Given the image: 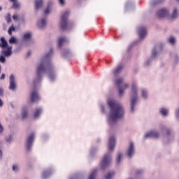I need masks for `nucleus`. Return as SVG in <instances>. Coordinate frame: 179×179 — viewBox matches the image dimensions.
Segmentation results:
<instances>
[{
	"label": "nucleus",
	"mask_w": 179,
	"mask_h": 179,
	"mask_svg": "<svg viewBox=\"0 0 179 179\" xmlns=\"http://www.w3.org/2000/svg\"><path fill=\"white\" fill-rule=\"evenodd\" d=\"M68 42V39H66V37H60L58 39V47L61 48L63 44L66 43Z\"/></svg>",
	"instance_id": "nucleus-24"
},
{
	"label": "nucleus",
	"mask_w": 179,
	"mask_h": 179,
	"mask_svg": "<svg viewBox=\"0 0 179 179\" xmlns=\"http://www.w3.org/2000/svg\"><path fill=\"white\" fill-rule=\"evenodd\" d=\"M30 55H31V51H28L26 57L28 58Z\"/></svg>",
	"instance_id": "nucleus-52"
},
{
	"label": "nucleus",
	"mask_w": 179,
	"mask_h": 179,
	"mask_svg": "<svg viewBox=\"0 0 179 179\" xmlns=\"http://www.w3.org/2000/svg\"><path fill=\"white\" fill-rule=\"evenodd\" d=\"M161 136V133L157 130H150L146 133L145 138H153L155 139L159 138Z\"/></svg>",
	"instance_id": "nucleus-14"
},
{
	"label": "nucleus",
	"mask_w": 179,
	"mask_h": 179,
	"mask_svg": "<svg viewBox=\"0 0 179 179\" xmlns=\"http://www.w3.org/2000/svg\"><path fill=\"white\" fill-rule=\"evenodd\" d=\"M33 43L32 34L30 32H27L23 35V45H28Z\"/></svg>",
	"instance_id": "nucleus-12"
},
{
	"label": "nucleus",
	"mask_w": 179,
	"mask_h": 179,
	"mask_svg": "<svg viewBox=\"0 0 179 179\" xmlns=\"http://www.w3.org/2000/svg\"><path fill=\"white\" fill-rule=\"evenodd\" d=\"M98 170L96 169H93V171L91 172V174H90V176L88 179H96V176H97Z\"/></svg>",
	"instance_id": "nucleus-25"
},
{
	"label": "nucleus",
	"mask_w": 179,
	"mask_h": 179,
	"mask_svg": "<svg viewBox=\"0 0 179 179\" xmlns=\"http://www.w3.org/2000/svg\"><path fill=\"white\" fill-rule=\"evenodd\" d=\"M4 78H5V74H1V80H4Z\"/></svg>",
	"instance_id": "nucleus-55"
},
{
	"label": "nucleus",
	"mask_w": 179,
	"mask_h": 179,
	"mask_svg": "<svg viewBox=\"0 0 179 179\" xmlns=\"http://www.w3.org/2000/svg\"><path fill=\"white\" fill-rule=\"evenodd\" d=\"M96 152H97V148H92L91 150H90L89 157H93L94 156Z\"/></svg>",
	"instance_id": "nucleus-32"
},
{
	"label": "nucleus",
	"mask_w": 179,
	"mask_h": 179,
	"mask_svg": "<svg viewBox=\"0 0 179 179\" xmlns=\"http://www.w3.org/2000/svg\"><path fill=\"white\" fill-rule=\"evenodd\" d=\"M122 159H123V153L122 152H118L117 155V157H116L117 164H120L121 161L122 160Z\"/></svg>",
	"instance_id": "nucleus-28"
},
{
	"label": "nucleus",
	"mask_w": 179,
	"mask_h": 179,
	"mask_svg": "<svg viewBox=\"0 0 179 179\" xmlns=\"http://www.w3.org/2000/svg\"><path fill=\"white\" fill-rule=\"evenodd\" d=\"M137 34L139 36L140 40L144 39L148 35V31L145 27H139L137 28Z\"/></svg>",
	"instance_id": "nucleus-13"
},
{
	"label": "nucleus",
	"mask_w": 179,
	"mask_h": 179,
	"mask_svg": "<svg viewBox=\"0 0 179 179\" xmlns=\"http://www.w3.org/2000/svg\"><path fill=\"white\" fill-rule=\"evenodd\" d=\"M179 17V10L178 8H173L171 13L170 14V11H169L168 14V20H176Z\"/></svg>",
	"instance_id": "nucleus-11"
},
{
	"label": "nucleus",
	"mask_w": 179,
	"mask_h": 179,
	"mask_svg": "<svg viewBox=\"0 0 179 179\" xmlns=\"http://www.w3.org/2000/svg\"><path fill=\"white\" fill-rule=\"evenodd\" d=\"M99 106L103 113H106L107 108H108V106L110 107V114L108 115L107 122L110 127L115 125L119 120L124 117L123 105L114 99H108L107 104L104 102H100Z\"/></svg>",
	"instance_id": "nucleus-2"
},
{
	"label": "nucleus",
	"mask_w": 179,
	"mask_h": 179,
	"mask_svg": "<svg viewBox=\"0 0 179 179\" xmlns=\"http://www.w3.org/2000/svg\"><path fill=\"white\" fill-rule=\"evenodd\" d=\"M0 73H1V66H0Z\"/></svg>",
	"instance_id": "nucleus-62"
},
{
	"label": "nucleus",
	"mask_w": 179,
	"mask_h": 179,
	"mask_svg": "<svg viewBox=\"0 0 179 179\" xmlns=\"http://www.w3.org/2000/svg\"><path fill=\"white\" fill-rule=\"evenodd\" d=\"M36 141V131L34 130L28 132L26 136L25 150L27 153L31 152L34 143Z\"/></svg>",
	"instance_id": "nucleus-4"
},
{
	"label": "nucleus",
	"mask_w": 179,
	"mask_h": 179,
	"mask_svg": "<svg viewBox=\"0 0 179 179\" xmlns=\"http://www.w3.org/2000/svg\"><path fill=\"white\" fill-rule=\"evenodd\" d=\"M69 179H76V176H75L74 177H70Z\"/></svg>",
	"instance_id": "nucleus-57"
},
{
	"label": "nucleus",
	"mask_w": 179,
	"mask_h": 179,
	"mask_svg": "<svg viewBox=\"0 0 179 179\" xmlns=\"http://www.w3.org/2000/svg\"><path fill=\"white\" fill-rule=\"evenodd\" d=\"M13 20L14 21H17L19 20V16L17 15H13Z\"/></svg>",
	"instance_id": "nucleus-44"
},
{
	"label": "nucleus",
	"mask_w": 179,
	"mask_h": 179,
	"mask_svg": "<svg viewBox=\"0 0 179 179\" xmlns=\"http://www.w3.org/2000/svg\"><path fill=\"white\" fill-rule=\"evenodd\" d=\"M159 129L164 137L167 138H171V139H173V136H172L171 134V130L170 128L167 127L165 125H160Z\"/></svg>",
	"instance_id": "nucleus-9"
},
{
	"label": "nucleus",
	"mask_w": 179,
	"mask_h": 179,
	"mask_svg": "<svg viewBox=\"0 0 179 179\" xmlns=\"http://www.w3.org/2000/svg\"><path fill=\"white\" fill-rule=\"evenodd\" d=\"M173 59H175V62H178V57L177 55H173Z\"/></svg>",
	"instance_id": "nucleus-51"
},
{
	"label": "nucleus",
	"mask_w": 179,
	"mask_h": 179,
	"mask_svg": "<svg viewBox=\"0 0 179 179\" xmlns=\"http://www.w3.org/2000/svg\"><path fill=\"white\" fill-rule=\"evenodd\" d=\"M176 2L179 3V0H176Z\"/></svg>",
	"instance_id": "nucleus-60"
},
{
	"label": "nucleus",
	"mask_w": 179,
	"mask_h": 179,
	"mask_svg": "<svg viewBox=\"0 0 179 179\" xmlns=\"http://www.w3.org/2000/svg\"><path fill=\"white\" fill-rule=\"evenodd\" d=\"M47 27V17L40 18L37 21V27L38 29L43 30Z\"/></svg>",
	"instance_id": "nucleus-16"
},
{
	"label": "nucleus",
	"mask_w": 179,
	"mask_h": 179,
	"mask_svg": "<svg viewBox=\"0 0 179 179\" xmlns=\"http://www.w3.org/2000/svg\"><path fill=\"white\" fill-rule=\"evenodd\" d=\"M136 154V147L135 143L134 142H129L127 149L125 151V156L128 159H131L135 156Z\"/></svg>",
	"instance_id": "nucleus-7"
},
{
	"label": "nucleus",
	"mask_w": 179,
	"mask_h": 179,
	"mask_svg": "<svg viewBox=\"0 0 179 179\" xmlns=\"http://www.w3.org/2000/svg\"><path fill=\"white\" fill-rule=\"evenodd\" d=\"M52 10V1H49L48 6L44 10L45 15H50Z\"/></svg>",
	"instance_id": "nucleus-23"
},
{
	"label": "nucleus",
	"mask_w": 179,
	"mask_h": 179,
	"mask_svg": "<svg viewBox=\"0 0 179 179\" xmlns=\"http://www.w3.org/2000/svg\"><path fill=\"white\" fill-rule=\"evenodd\" d=\"M162 116L166 117L169 114V110L165 108H162L160 110Z\"/></svg>",
	"instance_id": "nucleus-30"
},
{
	"label": "nucleus",
	"mask_w": 179,
	"mask_h": 179,
	"mask_svg": "<svg viewBox=\"0 0 179 179\" xmlns=\"http://www.w3.org/2000/svg\"><path fill=\"white\" fill-rule=\"evenodd\" d=\"M54 172L55 169L52 168L45 170L43 173H42V179H47L50 178Z\"/></svg>",
	"instance_id": "nucleus-19"
},
{
	"label": "nucleus",
	"mask_w": 179,
	"mask_h": 179,
	"mask_svg": "<svg viewBox=\"0 0 179 179\" xmlns=\"http://www.w3.org/2000/svg\"><path fill=\"white\" fill-rule=\"evenodd\" d=\"M144 173H145V170L144 169H137L136 171V176H141V175H142Z\"/></svg>",
	"instance_id": "nucleus-38"
},
{
	"label": "nucleus",
	"mask_w": 179,
	"mask_h": 179,
	"mask_svg": "<svg viewBox=\"0 0 179 179\" xmlns=\"http://www.w3.org/2000/svg\"><path fill=\"white\" fill-rule=\"evenodd\" d=\"M43 113V108L42 106L37 107L35 108L34 113H33V118L35 120H39L41 115Z\"/></svg>",
	"instance_id": "nucleus-15"
},
{
	"label": "nucleus",
	"mask_w": 179,
	"mask_h": 179,
	"mask_svg": "<svg viewBox=\"0 0 179 179\" xmlns=\"http://www.w3.org/2000/svg\"><path fill=\"white\" fill-rule=\"evenodd\" d=\"M10 105H11V107H12L13 108H14V105H13V103H10Z\"/></svg>",
	"instance_id": "nucleus-58"
},
{
	"label": "nucleus",
	"mask_w": 179,
	"mask_h": 179,
	"mask_svg": "<svg viewBox=\"0 0 179 179\" xmlns=\"http://www.w3.org/2000/svg\"><path fill=\"white\" fill-rule=\"evenodd\" d=\"M150 62H152V59H148L147 62H145V66H149Z\"/></svg>",
	"instance_id": "nucleus-48"
},
{
	"label": "nucleus",
	"mask_w": 179,
	"mask_h": 179,
	"mask_svg": "<svg viewBox=\"0 0 179 179\" xmlns=\"http://www.w3.org/2000/svg\"><path fill=\"white\" fill-rule=\"evenodd\" d=\"M116 85L117 86L119 97H123L124 95V91L130 87L129 84L125 83L122 78H119L116 80Z\"/></svg>",
	"instance_id": "nucleus-5"
},
{
	"label": "nucleus",
	"mask_w": 179,
	"mask_h": 179,
	"mask_svg": "<svg viewBox=\"0 0 179 179\" xmlns=\"http://www.w3.org/2000/svg\"><path fill=\"white\" fill-rule=\"evenodd\" d=\"M0 47H1V44L0 43Z\"/></svg>",
	"instance_id": "nucleus-63"
},
{
	"label": "nucleus",
	"mask_w": 179,
	"mask_h": 179,
	"mask_svg": "<svg viewBox=\"0 0 179 179\" xmlns=\"http://www.w3.org/2000/svg\"><path fill=\"white\" fill-rule=\"evenodd\" d=\"M134 5V3L131 1H127V3H126L125 4V9H128L129 8H131L132 6Z\"/></svg>",
	"instance_id": "nucleus-36"
},
{
	"label": "nucleus",
	"mask_w": 179,
	"mask_h": 179,
	"mask_svg": "<svg viewBox=\"0 0 179 179\" xmlns=\"http://www.w3.org/2000/svg\"><path fill=\"white\" fill-rule=\"evenodd\" d=\"M9 87L8 89L10 90H12L13 92H14L16 89V80H15V78L13 74L10 75V78H9Z\"/></svg>",
	"instance_id": "nucleus-18"
},
{
	"label": "nucleus",
	"mask_w": 179,
	"mask_h": 179,
	"mask_svg": "<svg viewBox=\"0 0 179 179\" xmlns=\"http://www.w3.org/2000/svg\"><path fill=\"white\" fill-rule=\"evenodd\" d=\"M168 43L173 45L176 43V38L173 36H171L168 38Z\"/></svg>",
	"instance_id": "nucleus-34"
},
{
	"label": "nucleus",
	"mask_w": 179,
	"mask_h": 179,
	"mask_svg": "<svg viewBox=\"0 0 179 179\" xmlns=\"http://www.w3.org/2000/svg\"><path fill=\"white\" fill-rule=\"evenodd\" d=\"M12 54V47L9 46L8 48V50L3 51V55H4L5 57H10Z\"/></svg>",
	"instance_id": "nucleus-26"
},
{
	"label": "nucleus",
	"mask_w": 179,
	"mask_h": 179,
	"mask_svg": "<svg viewBox=\"0 0 179 179\" xmlns=\"http://www.w3.org/2000/svg\"><path fill=\"white\" fill-rule=\"evenodd\" d=\"M15 30L14 26H12L8 29V33L10 36H12V31H14Z\"/></svg>",
	"instance_id": "nucleus-41"
},
{
	"label": "nucleus",
	"mask_w": 179,
	"mask_h": 179,
	"mask_svg": "<svg viewBox=\"0 0 179 179\" xmlns=\"http://www.w3.org/2000/svg\"><path fill=\"white\" fill-rule=\"evenodd\" d=\"M52 55V50L51 49L48 54L41 57L39 64L36 66V76L34 79L33 92H31V103H38L41 100V95L37 90H39L40 84L43 81V74L48 75L51 81L57 80V69L51 62Z\"/></svg>",
	"instance_id": "nucleus-1"
},
{
	"label": "nucleus",
	"mask_w": 179,
	"mask_h": 179,
	"mask_svg": "<svg viewBox=\"0 0 179 179\" xmlns=\"http://www.w3.org/2000/svg\"><path fill=\"white\" fill-rule=\"evenodd\" d=\"M3 106V102L0 98V107H2Z\"/></svg>",
	"instance_id": "nucleus-53"
},
{
	"label": "nucleus",
	"mask_w": 179,
	"mask_h": 179,
	"mask_svg": "<svg viewBox=\"0 0 179 179\" xmlns=\"http://www.w3.org/2000/svg\"><path fill=\"white\" fill-rule=\"evenodd\" d=\"M70 15L69 10H66L62 14L60 19V27L62 30H67L69 27V16Z\"/></svg>",
	"instance_id": "nucleus-6"
},
{
	"label": "nucleus",
	"mask_w": 179,
	"mask_h": 179,
	"mask_svg": "<svg viewBox=\"0 0 179 179\" xmlns=\"http://www.w3.org/2000/svg\"><path fill=\"white\" fill-rule=\"evenodd\" d=\"M12 3L13 4V7L14 9H19L20 4L17 3V1L12 2Z\"/></svg>",
	"instance_id": "nucleus-40"
},
{
	"label": "nucleus",
	"mask_w": 179,
	"mask_h": 179,
	"mask_svg": "<svg viewBox=\"0 0 179 179\" xmlns=\"http://www.w3.org/2000/svg\"><path fill=\"white\" fill-rule=\"evenodd\" d=\"M9 1H10V2H11V3L17 2V1H16V0H9Z\"/></svg>",
	"instance_id": "nucleus-56"
},
{
	"label": "nucleus",
	"mask_w": 179,
	"mask_h": 179,
	"mask_svg": "<svg viewBox=\"0 0 179 179\" xmlns=\"http://www.w3.org/2000/svg\"><path fill=\"white\" fill-rule=\"evenodd\" d=\"M115 175V172L114 171H110L106 176V179H112V178Z\"/></svg>",
	"instance_id": "nucleus-31"
},
{
	"label": "nucleus",
	"mask_w": 179,
	"mask_h": 179,
	"mask_svg": "<svg viewBox=\"0 0 179 179\" xmlns=\"http://www.w3.org/2000/svg\"><path fill=\"white\" fill-rule=\"evenodd\" d=\"M59 3L60 5L64 6L65 5V0H59Z\"/></svg>",
	"instance_id": "nucleus-46"
},
{
	"label": "nucleus",
	"mask_w": 179,
	"mask_h": 179,
	"mask_svg": "<svg viewBox=\"0 0 179 179\" xmlns=\"http://www.w3.org/2000/svg\"><path fill=\"white\" fill-rule=\"evenodd\" d=\"M19 170V168L17 165H13V171L15 172H17Z\"/></svg>",
	"instance_id": "nucleus-43"
},
{
	"label": "nucleus",
	"mask_w": 179,
	"mask_h": 179,
	"mask_svg": "<svg viewBox=\"0 0 179 179\" xmlns=\"http://www.w3.org/2000/svg\"><path fill=\"white\" fill-rule=\"evenodd\" d=\"M62 55L64 58H68L70 56L69 50H64L62 53Z\"/></svg>",
	"instance_id": "nucleus-35"
},
{
	"label": "nucleus",
	"mask_w": 179,
	"mask_h": 179,
	"mask_svg": "<svg viewBox=\"0 0 179 179\" xmlns=\"http://www.w3.org/2000/svg\"><path fill=\"white\" fill-rule=\"evenodd\" d=\"M157 17L159 18L169 19V10L167 8H162L157 12Z\"/></svg>",
	"instance_id": "nucleus-17"
},
{
	"label": "nucleus",
	"mask_w": 179,
	"mask_h": 179,
	"mask_svg": "<svg viewBox=\"0 0 179 179\" xmlns=\"http://www.w3.org/2000/svg\"><path fill=\"white\" fill-rule=\"evenodd\" d=\"M3 127L1 126V123H0V133L3 132Z\"/></svg>",
	"instance_id": "nucleus-54"
},
{
	"label": "nucleus",
	"mask_w": 179,
	"mask_h": 179,
	"mask_svg": "<svg viewBox=\"0 0 179 179\" xmlns=\"http://www.w3.org/2000/svg\"><path fill=\"white\" fill-rule=\"evenodd\" d=\"M1 157V151L0 150V158Z\"/></svg>",
	"instance_id": "nucleus-59"
},
{
	"label": "nucleus",
	"mask_w": 179,
	"mask_h": 179,
	"mask_svg": "<svg viewBox=\"0 0 179 179\" xmlns=\"http://www.w3.org/2000/svg\"><path fill=\"white\" fill-rule=\"evenodd\" d=\"M44 0H35L34 9L36 12L39 11L43 6Z\"/></svg>",
	"instance_id": "nucleus-21"
},
{
	"label": "nucleus",
	"mask_w": 179,
	"mask_h": 179,
	"mask_svg": "<svg viewBox=\"0 0 179 179\" xmlns=\"http://www.w3.org/2000/svg\"><path fill=\"white\" fill-rule=\"evenodd\" d=\"M176 116L179 119V108L176 110Z\"/></svg>",
	"instance_id": "nucleus-50"
},
{
	"label": "nucleus",
	"mask_w": 179,
	"mask_h": 179,
	"mask_svg": "<svg viewBox=\"0 0 179 179\" xmlns=\"http://www.w3.org/2000/svg\"><path fill=\"white\" fill-rule=\"evenodd\" d=\"M129 179H132V178H129Z\"/></svg>",
	"instance_id": "nucleus-64"
},
{
	"label": "nucleus",
	"mask_w": 179,
	"mask_h": 179,
	"mask_svg": "<svg viewBox=\"0 0 179 179\" xmlns=\"http://www.w3.org/2000/svg\"><path fill=\"white\" fill-rule=\"evenodd\" d=\"M164 1V0H151L150 3L151 6H155L157 4L162 3Z\"/></svg>",
	"instance_id": "nucleus-29"
},
{
	"label": "nucleus",
	"mask_w": 179,
	"mask_h": 179,
	"mask_svg": "<svg viewBox=\"0 0 179 179\" xmlns=\"http://www.w3.org/2000/svg\"><path fill=\"white\" fill-rule=\"evenodd\" d=\"M1 48H7L8 47V42L3 37L1 38Z\"/></svg>",
	"instance_id": "nucleus-33"
},
{
	"label": "nucleus",
	"mask_w": 179,
	"mask_h": 179,
	"mask_svg": "<svg viewBox=\"0 0 179 179\" xmlns=\"http://www.w3.org/2000/svg\"><path fill=\"white\" fill-rule=\"evenodd\" d=\"M162 48L160 45H157L152 50V54L151 55V58L155 59L157 57H159V55L161 53Z\"/></svg>",
	"instance_id": "nucleus-20"
},
{
	"label": "nucleus",
	"mask_w": 179,
	"mask_h": 179,
	"mask_svg": "<svg viewBox=\"0 0 179 179\" xmlns=\"http://www.w3.org/2000/svg\"><path fill=\"white\" fill-rule=\"evenodd\" d=\"M6 21H7L8 24L11 22V16L10 13H8L7 16H6Z\"/></svg>",
	"instance_id": "nucleus-39"
},
{
	"label": "nucleus",
	"mask_w": 179,
	"mask_h": 179,
	"mask_svg": "<svg viewBox=\"0 0 179 179\" xmlns=\"http://www.w3.org/2000/svg\"><path fill=\"white\" fill-rule=\"evenodd\" d=\"M141 96H142V98L144 100H147L148 99V90H146L145 89H143L142 91H141Z\"/></svg>",
	"instance_id": "nucleus-27"
},
{
	"label": "nucleus",
	"mask_w": 179,
	"mask_h": 179,
	"mask_svg": "<svg viewBox=\"0 0 179 179\" xmlns=\"http://www.w3.org/2000/svg\"><path fill=\"white\" fill-rule=\"evenodd\" d=\"M6 61V59H5V57L1 55V56L0 57V62H1V63H5Z\"/></svg>",
	"instance_id": "nucleus-45"
},
{
	"label": "nucleus",
	"mask_w": 179,
	"mask_h": 179,
	"mask_svg": "<svg viewBox=\"0 0 179 179\" xmlns=\"http://www.w3.org/2000/svg\"><path fill=\"white\" fill-rule=\"evenodd\" d=\"M112 155L110 152L106 153L104 155L102 162H101V168L102 169H105L106 167H108L110 164L112 163Z\"/></svg>",
	"instance_id": "nucleus-8"
},
{
	"label": "nucleus",
	"mask_w": 179,
	"mask_h": 179,
	"mask_svg": "<svg viewBox=\"0 0 179 179\" xmlns=\"http://www.w3.org/2000/svg\"><path fill=\"white\" fill-rule=\"evenodd\" d=\"M1 10V7H0V11Z\"/></svg>",
	"instance_id": "nucleus-61"
},
{
	"label": "nucleus",
	"mask_w": 179,
	"mask_h": 179,
	"mask_svg": "<svg viewBox=\"0 0 179 179\" xmlns=\"http://www.w3.org/2000/svg\"><path fill=\"white\" fill-rule=\"evenodd\" d=\"M0 96H3V88H0Z\"/></svg>",
	"instance_id": "nucleus-47"
},
{
	"label": "nucleus",
	"mask_w": 179,
	"mask_h": 179,
	"mask_svg": "<svg viewBox=\"0 0 179 179\" xmlns=\"http://www.w3.org/2000/svg\"><path fill=\"white\" fill-rule=\"evenodd\" d=\"M116 144L117 141L115 137L114 136H110L109 141H108V150H109L110 153L113 152Z\"/></svg>",
	"instance_id": "nucleus-10"
},
{
	"label": "nucleus",
	"mask_w": 179,
	"mask_h": 179,
	"mask_svg": "<svg viewBox=\"0 0 179 179\" xmlns=\"http://www.w3.org/2000/svg\"><path fill=\"white\" fill-rule=\"evenodd\" d=\"M12 141V136H9V137L6 139L8 143H10Z\"/></svg>",
	"instance_id": "nucleus-49"
},
{
	"label": "nucleus",
	"mask_w": 179,
	"mask_h": 179,
	"mask_svg": "<svg viewBox=\"0 0 179 179\" xmlns=\"http://www.w3.org/2000/svg\"><path fill=\"white\" fill-rule=\"evenodd\" d=\"M29 116V111L26 108L23 110V118H27Z\"/></svg>",
	"instance_id": "nucleus-37"
},
{
	"label": "nucleus",
	"mask_w": 179,
	"mask_h": 179,
	"mask_svg": "<svg viewBox=\"0 0 179 179\" xmlns=\"http://www.w3.org/2000/svg\"><path fill=\"white\" fill-rule=\"evenodd\" d=\"M124 68V66L122 64H119L116 69H114L113 71V74L114 76H116L117 75L120 74L121 71H122Z\"/></svg>",
	"instance_id": "nucleus-22"
},
{
	"label": "nucleus",
	"mask_w": 179,
	"mask_h": 179,
	"mask_svg": "<svg viewBox=\"0 0 179 179\" xmlns=\"http://www.w3.org/2000/svg\"><path fill=\"white\" fill-rule=\"evenodd\" d=\"M138 87L137 83L133 81L131 85V93H129V106L131 107V112L134 113L136 106L138 105Z\"/></svg>",
	"instance_id": "nucleus-3"
},
{
	"label": "nucleus",
	"mask_w": 179,
	"mask_h": 179,
	"mask_svg": "<svg viewBox=\"0 0 179 179\" xmlns=\"http://www.w3.org/2000/svg\"><path fill=\"white\" fill-rule=\"evenodd\" d=\"M15 42H16V40H15V37H11V38L9 39L10 44L15 43Z\"/></svg>",
	"instance_id": "nucleus-42"
}]
</instances>
